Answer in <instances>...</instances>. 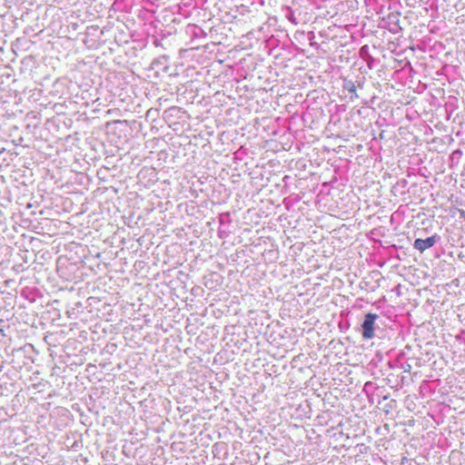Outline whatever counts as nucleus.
Segmentation results:
<instances>
[{"label": "nucleus", "instance_id": "obj_3", "mask_svg": "<svg viewBox=\"0 0 465 465\" xmlns=\"http://www.w3.org/2000/svg\"><path fill=\"white\" fill-rule=\"evenodd\" d=\"M36 390V392H34V395L37 393H44L48 391L49 384L47 382H39V383H31V390Z\"/></svg>", "mask_w": 465, "mask_h": 465}, {"label": "nucleus", "instance_id": "obj_2", "mask_svg": "<svg viewBox=\"0 0 465 465\" xmlns=\"http://www.w3.org/2000/svg\"><path fill=\"white\" fill-rule=\"evenodd\" d=\"M440 240V236L437 234H433L430 237H428L427 239H416L413 243V247L420 251V252H423L429 248H431L438 241Z\"/></svg>", "mask_w": 465, "mask_h": 465}, {"label": "nucleus", "instance_id": "obj_5", "mask_svg": "<svg viewBox=\"0 0 465 465\" xmlns=\"http://www.w3.org/2000/svg\"><path fill=\"white\" fill-rule=\"evenodd\" d=\"M366 48H367V46H363V47H361V53H366V50H365Z\"/></svg>", "mask_w": 465, "mask_h": 465}, {"label": "nucleus", "instance_id": "obj_7", "mask_svg": "<svg viewBox=\"0 0 465 465\" xmlns=\"http://www.w3.org/2000/svg\"><path fill=\"white\" fill-rule=\"evenodd\" d=\"M39 398L37 396H31V400H35L37 401Z\"/></svg>", "mask_w": 465, "mask_h": 465}, {"label": "nucleus", "instance_id": "obj_6", "mask_svg": "<svg viewBox=\"0 0 465 465\" xmlns=\"http://www.w3.org/2000/svg\"><path fill=\"white\" fill-rule=\"evenodd\" d=\"M366 48H367V46H363V47H361V53H366V50H365Z\"/></svg>", "mask_w": 465, "mask_h": 465}, {"label": "nucleus", "instance_id": "obj_1", "mask_svg": "<svg viewBox=\"0 0 465 465\" xmlns=\"http://www.w3.org/2000/svg\"><path fill=\"white\" fill-rule=\"evenodd\" d=\"M378 315L374 313H367L364 317L363 322L361 324L362 330V337L365 340H371L374 337L375 331V321L377 320Z\"/></svg>", "mask_w": 465, "mask_h": 465}, {"label": "nucleus", "instance_id": "obj_4", "mask_svg": "<svg viewBox=\"0 0 465 465\" xmlns=\"http://www.w3.org/2000/svg\"><path fill=\"white\" fill-rule=\"evenodd\" d=\"M343 88L348 90L350 93L353 94L355 97H358V94H356V86L354 82L352 81H345L343 84Z\"/></svg>", "mask_w": 465, "mask_h": 465}]
</instances>
